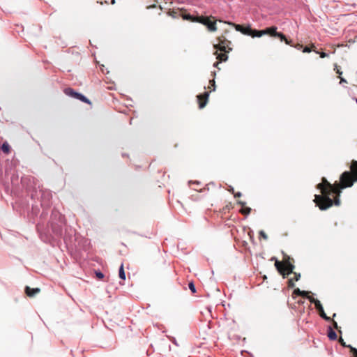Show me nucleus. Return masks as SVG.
Here are the masks:
<instances>
[{
	"mask_svg": "<svg viewBox=\"0 0 357 357\" xmlns=\"http://www.w3.org/2000/svg\"><path fill=\"white\" fill-rule=\"evenodd\" d=\"M350 168L356 176L355 179L348 171H345L340 176V183L335 182L332 185L326 178H322V183L317 185V188L320 190L321 195H315L314 199L316 206L321 210H326L333 205L339 206L340 200L338 197L340 196L342 189L351 187L354 182L357 181V160H352Z\"/></svg>",
	"mask_w": 357,
	"mask_h": 357,
	"instance_id": "1",
	"label": "nucleus"
},
{
	"mask_svg": "<svg viewBox=\"0 0 357 357\" xmlns=\"http://www.w3.org/2000/svg\"><path fill=\"white\" fill-rule=\"evenodd\" d=\"M229 24L235 26L236 31H240L243 34L252 36V38L261 37L264 35L269 34L272 36L279 38L281 41L285 42L286 44H289V42L285 39V36L283 33L277 32V28L275 26L268 27L264 30H257L252 29L250 26H242L233 23H229Z\"/></svg>",
	"mask_w": 357,
	"mask_h": 357,
	"instance_id": "2",
	"label": "nucleus"
},
{
	"mask_svg": "<svg viewBox=\"0 0 357 357\" xmlns=\"http://www.w3.org/2000/svg\"><path fill=\"white\" fill-rule=\"evenodd\" d=\"M218 43L217 44L213 45V47L215 50V54L216 55V59L219 60V61L215 62L213 63V66L215 68H218V65L222 61H226L228 59V56L225 53H218V51L224 52H229L231 51V48L229 47V45L231 43L229 40H228L225 36H221L218 38Z\"/></svg>",
	"mask_w": 357,
	"mask_h": 357,
	"instance_id": "3",
	"label": "nucleus"
},
{
	"mask_svg": "<svg viewBox=\"0 0 357 357\" xmlns=\"http://www.w3.org/2000/svg\"><path fill=\"white\" fill-rule=\"evenodd\" d=\"M31 197L32 199H38L40 201V206L43 208L40 218H45L47 215L45 210L49 208L51 204L52 193L50 190L42 188L38 190L36 189L32 192Z\"/></svg>",
	"mask_w": 357,
	"mask_h": 357,
	"instance_id": "4",
	"label": "nucleus"
},
{
	"mask_svg": "<svg viewBox=\"0 0 357 357\" xmlns=\"http://www.w3.org/2000/svg\"><path fill=\"white\" fill-rule=\"evenodd\" d=\"M50 222L52 232L57 237H61L63 235V225L66 223L64 216L59 211L53 209L51 213Z\"/></svg>",
	"mask_w": 357,
	"mask_h": 357,
	"instance_id": "5",
	"label": "nucleus"
},
{
	"mask_svg": "<svg viewBox=\"0 0 357 357\" xmlns=\"http://www.w3.org/2000/svg\"><path fill=\"white\" fill-rule=\"evenodd\" d=\"M181 17L185 20L199 22L207 26L208 29L211 31H214L217 29L215 26V20L213 17L207 16H197L194 17L190 13H182Z\"/></svg>",
	"mask_w": 357,
	"mask_h": 357,
	"instance_id": "6",
	"label": "nucleus"
},
{
	"mask_svg": "<svg viewBox=\"0 0 357 357\" xmlns=\"http://www.w3.org/2000/svg\"><path fill=\"white\" fill-rule=\"evenodd\" d=\"M61 236H63V241L68 246L75 248L78 247L77 242L80 236L71 226H68L66 223L63 225V235Z\"/></svg>",
	"mask_w": 357,
	"mask_h": 357,
	"instance_id": "7",
	"label": "nucleus"
},
{
	"mask_svg": "<svg viewBox=\"0 0 357 357\" xmlns=\"http://www.w3.org/2000/svg\"><path fill=\"white\" fill-rule=\"evenodd\" d=\"M64 93L70 96V97H72L73 98H75V99H77V100H81L82 102H86V103H88V104H91V101L86 97L84 96L83 94L82 93H79L78 92H76L75 91H74L73 89L71 88H66L64 90Z\"/></svg>",
	"mask_w": 357,
	"mask_h": 357,
	"instance_id": "8",
	"label": "nucleus"
},
{
	"mask_svg": "<svg viewBox=\"0 0 357 357\" xmlns=\"http://www.w3.org/2000/svg\"><path fill=\"white\" fill-rule=\"evenodd\" d=\"M209 96V92H204L203 95H198L197 98L199 100V107L200 109L204 108L208 101V98Z\"/></svg>",
	"mask_w": 357,
	"mask_h": 357,
	"instance_id": "9",
	"label": "nucleus"
},
{
	"mask_svg": "<svg viewBox=\"0 0 357 357\" xmlns=\"http://www.w3.org/2000/svg\"><path fill=\"white\" fill-rule=\"evenodd\" d=\"M310 293H311L310 291H303V290H301L299 288H296V289H294L293 294H292V296H293V298H295V296H301L303 298H308V297H310L309 294H310Z\"/></svg>",
	"mask_w": 357,
	"mask_h": 357,
	"instance_id": "10",
	"label": "nucleus"
},
{
	"mask_svg": "<svg viewBox=\"0 0 357 357\" xmlns=\"http://www.w3.org/2000/svg\"><path fill=\"white\" fill-rule=\"evenodd\" d=\"M40 292L39 288H30L29 287L26 286L25 287V293L29 297H33L36 294Z\"/></svg>",
	"mask_w": 357,
	"mask_h": 357,
	"instance_id": "11",
	"label": "nucleus"
},
{
	"mask_svg": "<svg viewBox=\"0 0 357 357\" xmlns=\"http://www.w3.org/2000/svg\"><path fill=\"white\" fill-rule=\"evenodd\" d=\"M308 299L311 303H312L315 305V307L317 310L318 312H319V311H322V310L324 308L319 300L315 299L314 298L311 297V296L308 297Z\"/></svg>",
	"mask_w": 357,
	"mask_h": 357,
	"instance_id": "12",
	"label": "nucleus"
},
{
	"mask_svg": "<svg viewBox=\"0 0 357 357\" xmlns=\"http://www.w3.org/2000/svg\"><path fill=\"white\" fill-rule=\"evenodd\" d=\"M289 258V260L285 261L284 263V268L287 271H288L287 275L292 273L293 270L294 269L295 266L290 261V258Z\"/></svg>",
	"mask_w": 357,
	"mask_h": 357,
	"instance_id": "13",
	"label": "nucleus"
},
{
	"mask_svg": "<svg viewBox=\"0 0 357 357\" xmlns=\"http://www.w3.org/2000/svg\"><path fill=\"white\" fill-rule=\"evenodd\" d=\"M328 337L331 340H335L337 339L336 333L331 327L328 330Z\"/></svg>",
	"mask_w": 357,
	"mask_h": 357,
	"instance_id": "14",
	"label": "nucleus"
},
{
	"mask_svg": "<svg viewBox=\"0 0 357 357\" xmlns=\"http://www.w3.org/2000/svg\"><path fill=\"white\" fill-rule=\"evenodd\" d=\"M10 146L9 144L7 142H3L2 144L1 147V150L4 153H8L10 152Z\"/></svg>",
	"mask_w": 357,
	"mask_h": 357,
	"instance_id": "15",
	"label": "nucleus"
},
{
	"mask_svg": "<svg viewBox=\"0 0 357 357\" xmlns=\"http://www.w3.org/2000/svg\"><path fill=\"white\" fill-rule=\"evenodd\" d=\"M119 276L122 280H126V273L123 269V264H122L119 270Z\"/></svg>",
	"mask_w": 357,
	"mask_h": 357,
	"instance_id": "16",
	"label": "nucleus"
},
{
	"mask_svg": "<svg viewBox=\"0 0 357 357\" xmlns=\"http://www.w3.org/2000/svg\"><path fill=\"white\" fill-rule=\"evenodd\" d=\"M319 316L322 319H325L326 321H331V318L326 314L324 309L322 310V311H319Z\"/></svg>",
	"mask_w": 357,
	"mask_h": 357,
	"instance_id": "17",
	"label": "nucleus"
},
{
	"mask_svg": "<svg viewBox=\"0 0 357 357\" xmlns=\"http://www.w3.org/2000/svg\"><path fill=\"white\" fill-rule=\"evenodd\" d=\"M251 211V208L250 207H244L241 211V212L243 213V214H245V215H248V214H250Z\"/></svg>",
	"mask_w": 357,
	"mask_h": 357,
	"instance_id": "18",
	"label": "nucleus"
},
{
	"mask_svg": "<svg viewBox=\"0 0 357 357\" xmlns=\"http://www.w3.org/2000/svg\"><path fill=\"white\" fill-rule=\"evenodd\" d=\"M188 287H189V289H190V291L192 292V293H195L196 292V288H195V286L194 284V283L192 282H190L188 284Z\"/></svg>",
	"mask_w": 357,
	"mask_h": 357,
	"instance_id": "19",
	"label": "nucleus"
},
{
	"mask_svg": "<svg viewBox=\"0 0 357 357\" xmlns=\"http://www.w3.org/2000/svg\"><path fill=\"white\" fill-rule=\"evenodd\" d=\"M312 50L314 51L315 52L317 53H319V52L313 50V49H311L309 47L306 46L303 49V52L304 53H310Z\"/></svg>",
	"mask_w": 357,
	"mask_h": 357,
	"instance_id": "20",
	"label": "nucleus"
},
{
	"mask_svg": "<svg viewBox=\"0 0 357 357\" xmlns=\"http://www.w3.org/2000/svg\"><path fill=\"white\" fill-rule=\"evenodd\" d=\"M350 351L353 354L354 357H357V349L353 347L352 346H349Z\"/></svg>",
	"mask_w": 357,
	"mask_h": 357,
	"instance_id": "21",
	"label": "nucleus"
},
{
	"mask_svg": "<svg viewBox=\"0 0 357 357\" xmlns=\"http://www.w3.org/2000/svg\"><path fill=\"white\" fill-rule=\"evenodd\" d=\"M96 275L97 278H98L100 280H101L104 278V274L100 271H96Z\"/></svg>",
	"mask_w": 357,
	"mask_h": 357,
	"instance_id": "22",
	"label": "nucleus"
},
{
	"mask_svg": "<svg viewBox=\"0 0 357 357\" xmlns=\"http://www.w3.org/2000/svg\"><path fill=\"white\" fill-rule=\"evenodd\" d=\"M275 266L277 268V270L280 273H282V271H281V264L280 261H278V260H276L275 261Z\"/></svg>",
	"mask_w": 357,
	"mask_h": 357,
	"instance_id": "23",
	"label": "nucleus"
},
{
	"mask_svg": "<svg viewBox=\"0 0 357 357\" xmlns=\"http://www.w3.org/2000/svg\"><path fill=\"white\" fill-rule=\"evenodd\" d=\"M339 342H340V343L341 344V345H342V347H344L349 348V346H351L350 344H347L344 342V340H343V339H342V338H340V339L339 340Z\"/></svg>",
	"mask_w": 357,
	"mask_h": 357,
	"instance_id": "24",
	"label": "nucleus"
},
{
	"mask_svg": "<svg viewBox=\"0 0 357 357\" xmlns=\"http://www.w3.org/2000/svg\"><path fill=\"white\" fill-rule=\"evenodd\" d=\"M285 39L287 40V39L286 38H285ZM288 41L289 42V45H291V46L294 47L295 48H296V49H298V50H300V49H301V48H302V45H301V44H297V45H291V40H288Z\"/></svg>",
	"mask_w": 357,
	"mask_h": 357,
	"instance_id": "25",
	"label": "nucleus"
},
{
	"mask_svg": "<svg viewBox=\"0 0 357 357\" xmlns=\"http://www.w3.org/2000/svg\"><path fill=\"white\" fill-rule=\"evenodd\" d=\"M294 285H295V284H294V282H293V280H292V279H289V280H288V286H289V287H290V288H293V287H294Z\"/></svg>",
	"mask_w": 357,
	"mask_h": 357,
	"instance_id": "26",
	"label": "nucleus"
},
{
	"mask_svg": "<svg viewBox=\"0 0 357 357\" xmlns=\"http://www.w3.org/2000/svg\"><path fill=\"white\" fill-rule=\"evenodd\" d=\"M259 235L264 239H267L268 238V236L266 234V233L264 231H259Z\"/></svg>",
	"mask_w": 357,
	"mask_h": 357,
	"instance_id": "27",
	"label": "nucleus"
},
{
	"mask_svg": "<svg viewBox=\"0 0 357 357\" xmlns=\"http://www.w3.org/2000/svg\"><path fill=\"white\" fill-rule=\"evenodd\" d=\"M38 210V205L36 204H33V206H32V211H33V212L36 213Z\"/></svg>",
	"mask_w": 357,
	"mask_h": 357,
	"instance_id": "28",
	"label": "nucleus"
},
{
	"mask_svg": "<svg viewBox=\"0 0 357 357\" xmlns=\"http://www.w3.org/2000/svg\"><path fill=\"white\" fill-rule=\"evenodd\" d=\"M210 84L211 85L213 86V91H215V80L214 79H212L210 81Z\"/></svg>",
	"mask_w": 357,
	"mask_h": 357,
	"instance_id": "29",
	"label": "nucleus"
},
{
	"mask_svg": "<svg viewBox=\"0 0 357 357\" xmlns=\"http://www.w3.org/2000/svg\"><path fill=\"white\" fill-rule=\"evenodd\" d=\"M326 56H328V54H326V53H325V52H321V53H320V57H321V58H325V57H326Z\"/></svg>",
	"mask_w": 357,
	"mask_h": 357,
	"instance_id": "30",
	"label": "nucleus"
},
{
	"mask_svg": "<svg viewBox=\"0 0 357 357\" xmlns=\"http://www.w3.org/2000/svg\"><path fill=\"white\" fill-rule=\"evenodd\" d=\"M237 203H238V204H239V205H241V206H242L245 207V202H242V201H238V202H237Z\"/></svg>",
	"mask_w": 357,
	"mask_h": 357,
	"instance_id": "31",
	"label": "nucleus"
},
{
	"mask_svg": "<svg viewBox=\"0 0 357 357\" xmlns=\"http://www.w3.org/2000/svg\"><path fill=\"white\" fill-rule=\"evenodd\" d=\"M295 275H296L295 280H296V281H298V280L300 279V278H301V274H299V273H298V274L295 273Z\"/></svg>",
	"mask_w": 357,
	"mask_h": 357,
	"instance_id": "32",
	"label": "nucleus"
},
{
	"mask_svg": "<svg viewBox=\"0 0 357 357\" xmlns=\"http://www.w3.org/2000/svg\"><path fill=\"white\" fill-rule=\"evenodd\" d=\"M228 190L232 193L234 192V188L231 187V186H229V188H228Z\"/></svg>",
	"mask_w": 357,
	"mask_h": 357,
	"instance_id": "33",
	"label": "nucleus"
},
{
	"mask_svg": "<svg viewBox=\"0 0 357 357\" xmlns=\"http://www.w3.org/2000/svg\"><path fill=\"white\" fill-rule=\"evenodd\" d=\"M241 196V193L238 192L237 193L234 194L235 197H240Z\"/></svg>",
	"mask_w": 357,
	"mask_h": 357,
	"instance_id": "34",
	"label": "nucleus"
},
{
	"mask_svg": "<svg viewBox=\"0 0 357 357\" xmlns=\"http://www.w3.org/2000/svg\"><path fill=\"white\" fill-rule=\"evenodd\" d=\"M333 325H334V327L337 329L338 328V326H337V324L335 322V321H333Z\"/></svg>",
	"mask_w": 357,
	"mask_h": 357,
	"instance_id": "35",
	"label": "nucleus"
},
{
	"mask_svg": "<svg viewBox=\"0 0 357 357\" xmlns=\"http://www.w3.org/2000/svg\"><path fill=\"white\" fill-rule=\"evenodd\" d=\"M340 82H347V81L344 78H341Z\"/></svg>",
	"mask_w": 357,
	"mask_h": 357,
	"instance_id": "36",
	"label": "nucleus"
},
{
	"mask_svg": "<svg viewBox=\"0 0 357 357\" xmlns=\"http://www.w3.org/2000/svg\"><path fill=\"white\" fill-rule=\"evenodd\" d=\"M298 304H303V301H301V300H299V301H298Z\"/></svg>",
	"mask_w": 357,
	"mask_h": 357,
	"instance_id": "37",
	"label": "nucleus"
},
{
	"mask_svg": "<svg viewBox=\"0 0 357 357\" xmlns=\"http://www.w3.org/2000/svg\"><path fill=\"white\" fill-rule=\"evenodd\" d=\"M115 2H116V0H112V1H111V3H112V4H114V3H115Z\"/></svg>",
	"mask_w": 357,
	"mask_h": 357,
	"instance_id": "38",
	"label": "nucleus"
},
{
	"mask_svg": "<svg viewBox=\"0 0 357 357\" xmlns=\"http://www.w3.org/2000/svg\"><path fill=\"white\" fill-rule=\"evenodd\" d=\"M212 73H213V76H215V72H213Z\"/></svg>",
	"mask_w": 357,
	"mask_h": 357,
	"instance_id": "39",
	"label": "nucleus"
},
{
	"mask_svg": "<svg viewBox=\"0 0 357 357\" xmlns=\"http://www.w3.org/2000/svg\"><path fill=\"white\" fill-rule=\"evenodd\" d=\"M337 73H339V74H342V72H340L339 70H337Z\"/></svg>",
	"mask_w": 357,
	"mask_h": 357,
	"instance_id": "40",
	"label": "nucleus"
},
{
	"mask_svg": "<svg viewBox=\"0 0 357 357\" xmlns=\"http://www.w3.org/2000/svg\"><path fill=\"white\" fill-rule=\"evenodd\" d=\"M356 104H357V98H356Z\"/></svg>",
	"mask_w": 357,
	"mask_h": 357,
	"instance_id": "41",
	"label": "nucleus"
}]
</instances>
